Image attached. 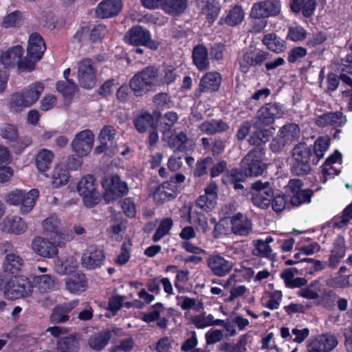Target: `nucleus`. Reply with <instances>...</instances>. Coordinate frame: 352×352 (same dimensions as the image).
<instances>
[{
	"label": "nucleus",
	"mask_w": 352,
	"mask_h": 352,
	"mask_svg": "<svg viewBox=\"0 0 352 352\" xmlns=\"http://www.w3.org/2000/svg\"><path fill=\"white\" fill-rule=\"evenodd\" d=\"M56 91L60 93L65 99L72 100L78 90V86L74 81L58 80L56 83Z\"/></svg>",
	"instance_id": "obj_42"
},
{
	"label": "nucleus",
	"mask_w": 352,
	"mask_h": 352,
	"mask_svg": "<svg viewBox=\"0 0 352 352\" xmlns=\"http://www.w3.org/2000/svg\"><path fill=\"white\" fill-rule=\"evenodd\" d=\"M111 337L112 333L109 330L100 331L89 337V346L95 351H100L107 346Z\"/></svg>",
	"instance_id": "obj_34"
},
{
	"label": "nucleus",
	"mask_w": 352,
	"mask_h": 352,
	"mask_svg": "<svg viewBox=\"0 0 352 352\" xmlns=\"http://www.w3.org/2000/svg\"><path fill=\"white\" fill-rule=\"evenodd\" d=\"M176 174L170 177V181L163 182L154 191L153 200L157 204H163L175 197Z\"/></svg>",
	"instance_id": "obj_18"
},
{
	"label": "nucleus",
	"mask_w": 352,
	"mask_h": 352,
	"mask_svg": "<svg viewBox=\"0 0 352 352\" xmlns=\"http://www.w3.org/2000/svg\"><path fill=\"white\" fill-rule=\"evenodd\" d=\"M24 50L21 45H17L3 52L0 50V63L4 68L14 67L23 54Z\"/></svg>",
	"instance_id": "obj_26"
},
{
	"label": "nucleus",
	"mask_w": 352,
	"mask_h": 352,
	"mask_svg": "<svg viewBox=\"0 0 352 352\" xmlns=\"http://www.w3.org/2000/svg\"><path fill=\"white\" fill-rule=\"evenodd\" d=\"M106 253L102 246L96 244L89 245L83 252L81 265L86 270L101 267L105 261Z\"/></svg>",
	"instance_id": "obj_11"
},
{
	"label": "nucleus",
	"mask_w": 352,
	"mask_h": 352,
	"mask_svg": "<svg viewBox=\"0 0 352 352\" xmlns=\"http://www.w3.org/2000/svg\"><path fill=\"white\" fill-rule=\"evenodd\" d=\"M134 125L140 133H144L149 126H153V117L149 113H143L134 120Z\"/></svg>",
	"instance_id": "obj_48"
},
{
	"label": "nucleus",
	"mask_w": 352,
	"mask_h": 352,
	"mask_svg": "<svg viewBox=\"0 0 352 352\" xmlns=\"http://www.w3.org/2000/svg\"><path fill=\"white\" fill-rule=\"evenodd\" d=\"M346 122V118L341 111L329 112L320 116L316 120V124L319 126H340Z\"/></svg>",
	"instance_id": "obj_30"
},
{
	"label": "nucleus",
	"mask_w": 352,
	"mask_h": 352,
	"mask_svg": "<svg viewBox=\"0 0 352 352\" xmlns=\"http://www.w3.org/2000/svg\"><path fill=\"white\" fill-rule=\"evenodd\" d=\"M32 144V140L28 137L19 138V136L12 142L9 146L15 154L21 153L25 148Z\"/></svg>",
	"instance_id": "obj_57"
},
{
	"label": "nucleus",
	"mask_w": 352,
	"mask_h": 352,
	"mask_svg": "<svg viewBox=\"0 0 352 352\" xmlns=\"http://www.w3.org/2000/svg\"><path fill=\"white\" fill-rule=\"evenodd\" d=\"M208 265L212 273L218 276H223L228 274L233 267L232 261L226 260L220 255L210 256L207 260Z\"/></svg>",
	"instance_id": "obj_25"
},
{
	"label": "nucleus",
	"mask_w": 352,
	"mask_h": 352,
	"mask_svg": "<svg viewBox=\"0 0 352 352\" xmlns=\"http://www.w3.org/2000/svg\"><path fill=\"white\" fill-rule=\"evenodd\" d=\"M306 30L301 26L291 27L289 29L287 38L294 41H298L305 38Z\"/></svg>",
	"instance_id": "obj_64"
},
{
	"label": "nucleus",
	"mask_w": 352,
	"mask_h": 352,
	"mask_svg": "<svg viewBox=\"0 0 352 352\" xmlns=\"http://www.w3.org/2000/svg\"><path fill=\"white\" fill-rule=\"evenodd\" d=\"M316 5V0H291L289 2L293 12L298 14L301 11L303 16L307 18L314 14Z\"/></svg>",
	"instance_id": "obj_33"
},
{
	"label": "nucleus",
	"mask_w": 352,
	"mask_h": 352,
	"mask_svg": "<svg viewBox=\"0 0 352 352\" xmlns=\"http://www.w3.org/2000/svg\"><path fill=\"white\" fill-rule=\"evenodd\" d=\"M122 0H102L95 10V14L99 19H110L117 16L122 11Z\"/></svg>",
	"instance_id": "obj_17"
},
{
	"label": "nucleus",
	"mask_w": 352,
	"mask_h": 352,
	"mask_svg": "<svg viewBox=\"0 0 352 352\" xmlns=\"http://www.w3.org/2000/svg\"><path fill=\"white\" fill-rule=\"evenodd\" d=\"M134 347V340L132 337L122 339L119 344L112 346L109 349V352H131Z\"/></svg>",
	"instance_id": "obj_58"
},
{
	"label": "nucleus",
	"mask_w": 352,
	"mask_h": 352,
	"mask_svg": "<svg viewBox=\"0 0 352 352\" xmlns=\"http://www.w3.org/2000/svg\"><path fill=\"white\" fill-rule=\"evenodd\" d=\"M252 189L254 190L251 198L252 203L261 208H267L274 197L270 182L258 180L252 184Z\"/></svg>",
	"instance_id": "obj_14"
},
{
	"label": "nucleus",
	"mask_w": 352,
	"mask_h": 352,
	"mask_svg": "<svg viewBox=\"0 0 352 352\" xmlns=\"http://www.w3.org/2000/svg\"><path fill=\"white\" fill-rule=\"evenodd\" d=\"M22 17L21 12L15 10L4 16L2 26L6 28L16 27L21 23Z\"/></svg>",
	"instance_id": "obj_56"
},
{
	"label": "nucleus",
	"mask_w": 352,
	"mask_h": 352,
	"mask_svg": "<svg viewBox=\"0 0 352 352\" xmlns=\"http://www.w3.org/2000/svg\"><path fill=\"white\" fill-rule=\"evenodd\" d=\"M33 283L25 276L14 275L8 278L0 275V290L4 292L9 300H16L29 296L33 291Z\"/></svg>",
	"instance_id": "obj_3"
},
{
	"label": "nucleus",
	"mask_w": 352,
	"mask_h": 352,
	"mask_svg": "<svg viewBox=\"0 0 352 352\" xmlns=\"http://www.w3.org/2000/svg\"><path fill=\"white\" fill-rule=\"evenodd\" d=\"M131 246V243L130 241L128 242L124 241L122 244L120 253L118 255L116 260V263L123 265L129 261Z\"/></svg>",
	"instance_id": "obj_60"
},
{
	"label": "nucleus",
	"mask_w": 352,
	"mask_h": 352,
	"mask_svg": "<svg viewBox=\"0 0 352 352\" xmlns=\"http://www.w3.org/2000/svg\"><path fill=\"white\" fill-rule=\"evenodd\" d=\"M265 155L263 147H256L250 150L241 163L242 170L250 177L261 175L265 169L263 160Z\"/></svg>",
	"instance_id": "obj_7"
},
{
	"label": "nucleus",
	"mask_w": 352,
	"mask_h": 352,
	"mask_svg": "<svg viewBox=\"0 0 352 352\" xmlns=\"http://www.w3.org/2000/svg\"><path fill=\"white\" fill-rule=\"evenodd\" d=\"M68 172L64 169H55L53 172L52 185L53 188H59L66 184L69 181Z\"/></svg>",
	"instance_id": "obj_53"
},
{
	"label": "nucleus",
	"mask_w": 352,
	"mask_h": 352,
	"mask_svg": "<svg viewBox=\"0 0 352 352\" xmlns=\"http://www.w3.org/2000/svg\"><path fill=\"white\" fill-rule=\"evenodd\" d=\"M162 124L163 127V140L167 142L171 148L176 146V129L174 124L176 123V113L170 111L164 114Z\"/></svg>",
	"instance_id": "obj_21"
},
{
	"label": "nucleus",
	"mask_w": 352,
	"mask_h": 352,
	"mask_svg": "<svg viewBox=\"0 0 352 352\" xmlns=\"http://www.w3.org/2000/svg\"><path fill=\"white\" fill-rule=\"evenodd\" d=\"M280 137L287 144L298 140L300 131L296 124H288L283 126L280 130Z\"/></svg>",
	"instance_id": "obj_43"
},
{
	"label": "nucleus",
	"mask_w": 352,
	"mask_h": 352,
	"mask_svg": "<svg viewBox=\"0 0 352 352\" xmlns=\"http://www.w3.org/2000/svg\"><path fill=\"white\" fill-rule=\"evenodd\" d=\"M78 302L72 300L56 305L50 314V320L52 324L65 323L69 320V313L77 305Z\"/></svg>",
	"instance_id": "obj_22"
},
{
	"label": "nucleus",
	"mask_w": 352,
	"mask_h": 352,
	"mask_svg": "<svg viewBox=\"0 0 352 352\" xmlns=\"http://www.w3.org/2000/svg\"><path fill=\"white\" fill-rule=\"evenodd\" d=\"M270 58L271 55L268 52L261 50H250L243 52L242 56L238 60L240 71L246 74L250 71L251 67L260 66Z\"/></svg>",
	"instance_id": "obj_13"
},
{
	"label": "nucleus",
	"mask_w": 352,
	"mask_h": 352,
	"mask_svg": "<svg viewBox=\"0 0 352 352\" xmlns=\"http://www.w3.org/2000/svg\"><path fill=\"white\" fill-rule=\"evenodd\" d=\"M311 150L306 143L296 144L292 150V171L297 176H303L311 170Z\"/></svg>",
	"instance_id": "obj_5"
},
{
	"label": "nucleus",
	"mask_w": 352,
	"mask_h": 352,
	"mask_svg": "<svg viewBox=\"0 0 352 352\" xmlns=\"http://www.w3.org/2000/svg\"><path fill=\"white\" fill-rule=\"evenodd\" d=\"M65 285L70 293L77 294L86 290L88 283L84 273L76 272L65 279Z\"/></svg>",
	"instance_id": "obj_27"
},
{
	"label": "nucleus",
	"mask_w": 352,
	"mask_h": 352,
	"mask_svg": "<svg viewBox=\"0 0 352 352\" xmlns=\"http://www.w3.org/2000/svg\"><path fill=\"white\" fill-rule=\"evenodd\" d=\"M116 136V130L112 126H104L99 134L100 142H106L113 144Z\"/></svg>",
	"instance_id": "obj_63"
},
{
	"label": "nucleus",
	"mask_w": 352,
	"mask_h": 352,
	"mask_svg": "<svg viewBox=\"0 0 352 352\" xmlns=\"http://www.w3.org/2000/svg\"><path fill=\"white\" fill-rule=\"evenodd\" d=\"M34 283L41 292L51 291L55 287V280L47 274L35 276Z\"/></svg>",
	"instance_id": "obj_46"
},
{
	"label": "nucleus",
	"mask_w": 352,
	"mask_h": 352,
	"mask_svg": "<svg viewBox=\"0 0 352 352\" xmlns=\"http://www.w3.org/2000/svg\"><path fill=\"white\" fill-rule=\"evenodd\" d=\"M315 346L318 345L320 350H323V352H329L334 349L338 344L336 338L333 335H321L315 340Z\"/></svg>",
	"instance_id": "obj_45"
},
{
	"label": "nucleus",
	"mask_w": 352,
	"mask_h": 352,
	"mask_svg": "<svg viewBox=\"0 0 352 352\" xmlns=\"http://www.w3.org/2000/svg\"><path fill=\"white\" fill-rule=\"evenodd\" d=\"M107 30L106 25L103 24L95 25L89 31V39L93 43L101 42L105 36Z\"/></svg>",
	"instance_id": "obj_55"
},
{
	"label": "nucleus",
	"mask_w": 352,
	"mask_h": 352,
	"mask_svg": "<svg viewBox=\"0 0 352 352\" xmlns=\"http://www.w3.org/2000/svg\"><path fill=\"white\" fill-rule=\"evenodd\" d=\"M102 186L104 189L103 198L107 203L126 195L129 192L127 184L116 174L104 177Z\"/></svg>",
	"instance_id": "obj_8"
},
{
	"label": "nucleus",
	"mask_w": 352,
	"mask_h": 352,
	"mask_svg": "<svg viewBox=\"0 0 352 352\" xmlns=\"http://www.w3.org/2000/svg\"><path fill=\"white\" fill-rule=\"evenodd\" d=\"M254 249L252 250V254L258 257L270 258L272 255V250L271 247L264 243L263 239H256L252 241Z\"/></svg>",
	"instance_id": "obj_47"
},
{
	"label": "nucleus",
	"mask_w": 352,
	"mask_h": 352,
	"mask_svg": "<svg viewBox=\"0 0 352 352\" xmlns=\"http://www.w3.org/2000/svg\"><path fill=\"white\" fill-rule=\"evenodd\" d=\"M160 82V68L154 65L144 67L130 79L133 95L137 97L155 91L157 87L161 86Z\"/></svg>",
	"instance_id": "obj_1"
},
{
	"label": "nucleus",
	"mask_w": 352,
	"mask_h": 352,
	"mask_svg": "<svg viewBox=\"0 0 352 352\" xmlns=\"http://www.w3.org/2000/svg\"><path fill=\"white\" fill-rule=\"evenodd\" d=\"M221 81V75L218 72H209L205 74L200 81L201 91H214L219 89Z\"/></svg>",
	"instance_id": "obj_36"
},
{
	"label": "nucleus",
	"mask_w": 352,
	"mask_h": 352,
	"mask_svg": "<svg viewBox=\"0 0 352 352\" xmlns=\"http://www.w3.org/2000/svg\"><path fill=\"white\" fill-rule=\"evenodd\" d=\"M345 255L344 239L342 236H338L333 243L331 254L329 259V265L331 267H336L340 261Z\"/></svg>",
	"instance_id": "obj_38"
},
{
	"label": "nucleus",
	"mask_w": 352,
	"mask_h": 352,
	"mask_svg": "<svg viewBox=\"0 0 352 352\" xmlns=\"http://www.w3.org/2000/svg\"><path fill=\"white\" fill-rule=\"evenodd\" d=\"M32 248L36 254L45 258H52L58 254L54 243L42 236H36L32 240Z\"/></svg>",
	"instance_id": "obj_23"
},
{
	"label": "nucleus",
	"mask_w": 352,
	"mask_h": 352,
	"mask_svg": "<svg viewBox=\"0 0 352 352\" xmlns=\"http://www.w3.org/2000/svg\"><path fill=\"white\" fill-rule=\"evenodd\" d=\"M193 62L198 69L206 70L209 66L208 50L202 45H197L192 51Z\"/></svg>",
	"instance_id": "obj_39"
},
{
	"label": "nucleus",
	"mask_w": 352,
	"mask_h": 352,
	"mask_svg": "<svg viewBox=\"0 0 352 352\" xmlns=\"http://www.w3.org/2000/svg\"><path fill=\"white\" fill-rule=\"evenodd\" d=\"M46 50L45 42L43 38L37 32L32 33L28 44V56L40 60Z\"/></svg>",
	"instance_id": "obj_24"
},
{
	"label": "nucleus",
	"mask_w": 352,
	"mask_h": 352,
	"mask_svg": "<svg viewBox=\"0 0 352 352\" xmlns=\"http://www.w3.org/2000/svg\"><path fill=\"white\" fill-rule=\"evenodd\" d=\"M231 230L233 234L247 236L252 232V220L247 215L238 212L230 218Z\"/></svg>",
	"instance_id": "obj_20"
},
{
	"label": "nucleus",
	"mask_w": 352,
	"mask_h": 352,
	"mask_svg": "<svg viewBox=\"0 0 352 352\" xmlns=\"http://www.w3.org/2000/svg\"><path fill=\"white\" fill-rule=\"evenodd\" d=\"M258 129L254 131L250 136L248 142L250 144L256 146V147H262L261 145L263 144L270 140L272 135V132L271 129Z\"/></svg>",
	"instance_id": "obj_44"
},
{
	"label": "nucleus",
	"mask_w": 352,
	"mask_h": 352,
	"mask_svg": "<svg viewBox=\"0 0 352 352\" xmlns=\"http://www.w3.org/2000/svg\"><path fill=\"white\" fill-rule=\"evenodd\" d=\"M121 208L124 214L129 218H133L136 214L135 203L131 197L123 199L121 201Z\"/></svg>",
	"instance_id": "obj_59"
},
{
	"label": "nucleus",
	"mask_w": 352,
	"mask_h": 352,
	"mask_svg": "<svg viewBox=\"0 0 352 352\" xmlns=\"http://www.w3.org/2000/svg\"><path fill=\"white\" fill-rule=\"evenodd\" d=\"M38 196L39 191L36 188L28 192L16 189L7 194L6 201L10 205L19 206L20 213L25 214L33 209Z\"/></svg>",
	"instance_id": "obj_4"
},
{
	"label": "nucleus",
	"mask_w": 352,
	"mask_h": 352,
	"mask_svg": "<svg viewBox=\"0 0 352 352\" xmlns=\"http://www.w3.org/2000/svg\"><path fill=\"white\" fill-rule=\"evenodd\" d=\"M199 129L204 133L212 135L226 131L228 129V125L221 120H212L203 122Z\"/></svg>",
	"instance_id": "obj_41"
},
{
	"label": "nucleus",
	"mask_w": 352,
	"mask_h": 352,
	"mask_svg": "<svg viewBox=\"0 0 352 352\" xmlns=\"http://www.w3.org/2000/svg\"><path fill=\"white\" fill-rule=\"evenodd\" d=\"M94 141V135L89 129L78 132L71 143L72 151L80 156H87L91 152Z\"/></svg>",
	"instance_id": "obj_15"
},
{
	"label": "nucleus",
	"mask_w": 352,
	"mask_h": 352,
	"mask_svg": "<svg viewBox=\"0 0 352 352\" xmlns=\"http://www.w3.org/2000/svg\"><path fill=\"white\" fill-rule=\"evenodd\" d=\"M45 86L41 82L31 83L21 91H16L11 94L8 108L10 112L18 113L25 108L34 104L43 92Z\"/></svg>",
	"instance_id": "obj_2"
},
{
	"label": "nucleus",
	"mask_w": 352,
	"mask_h": 352,
	"mask_svg": "<svg viewBox=\"0 0 352 352\" xmlns=\"http://www.w3.org/2000/svg\"><path fill=\"white\" fill-rule=\"evenodd\" d=\"M54 155L50 150L41 149L36 156L35 164L38 172L44 173L50 169Z\"/></svg>",
	"instance_id": "obj_37"
},
{
	"label": "nucleus",
	"mask_w": 352,
	"mask_h": 352,
	"mask_svg": "<svg viewBox=\"0 0 352 352\" xmlns=\"http://www.w3.org/2000/svg\"><path fill=\"white\" fill-rule=\"evenodd\" d=\"M173 225V221L170 218L164 219L160 223L157 229L152 237L153 242L156 243L160 241L166 235Z\"/></svg>",
	"instance_id": "obj_50"
},
{
	"label": "nucleus",
	"mask_w": 352,
	"mask_h": 352,
	"mask_svg": "<svg viewBox=\"0 0 352 352\" xmlns=\"http://www.w3.org/2000/svg\"><path fill=\"white\" fill-rule=\"evenodd\" d=\"M197 2L202 13L206 16L207 21L213 23L220 12L219 3L217 0H197Z\"/></svg>",
	"instance_id": "obj_32"
},
{
	"label": "nucleus",
	"mask_w": 352,
	"mask_h": 352,
	"mask_svg": "<svg viewBox=\"0 0 352 352\" xmlns=\"http://www.w3.org/2000/svg\"><path fill=\"white\" fill-rule=\"evenodd\" d=\"M279 0H265L254 4L250 16L256 19L278 15L280 12Z\"/></svg>",
	"instance_id": "obj_16"
},
{
	"label": "nucleus",
	"mask_w": 352,
	"mask_h": 352,
	"mask_svg": "<svg viewBox=\"0 0 352 352\" xmlns=\"http://www.w3.org/2000/svg\"><path fill=\"white\" fill-rule=\"evenodd\" d=\"M1 136L7 140V143L10 144L19 135V131L16 126L11 124H5L0 129Z\"/></svg>",
	"instance_id": "obj_52"
},
{
	"label": "nucleus",
	"mask_w": 352,
	"mask_h": 352,
	"mask_svg": "<svg viewBox=\"0 0 352 352\" xmlns=\"http://www.w3.org/2000/svg\"><path fill=\"white\" fill-rule=\"evenodd\" d=\"M97 186L96 180L92 175L82 177L77 184V191L87 208H93L101 201Z\"/></svg>",
	"instance_id": "obj_6"
},
{
	"label": "nucleus",
	"mask_w": 352,
	"mask_h": 352,
	"mask_svg": "<svg viewBox=\"0 0 352 352\" xmlns=\"http://www.w3.org/2000/svg\"><path fill=\"white\" fill-rule=\"evenodd\" d=\"M153 101L157 105V108L161 110L170 108V103H172L170 97L166 93L156 94L153 97Z\"/></svg>",
	"instance_id": "obj_62"
},
{
	"label": "nucleus",
	"mask_w": 352,
	"mask_h": 352,
	"mask_svg": "<svg viewBox=\"0 0 352 352\" xmlns=\"http://www.w3.org/2000/svg\"><path fill=\"white\" fill-rule=\"evenodd\" d=\"M142 5L148 9L162 8L169 14L176 13V0H140Z\"/></svg>",
	"instance_id": "obj_35"
},
{
	"label": "nucleus",
	"mask_w": 352,
	"mask_h": 352,
	"mask_svg": "<svg viewBox=\"0 0 352 352\" xmlns=\"http://www.w3.org/2000/svg\"><path fill=\"white\" fill-rule=\"evenodd\" d=\"M243 18V10L241 6H235L229 11L225 21L228 25L234 26L241 23Z\"/></svg>",
	"instance_id": "obj_49"
},
{
	"label": "nucleus",
	"mask_w": 352,
	"mask_h": 352,
	"mask_svg": "<svg viewBox=\"0 0 352 352\" xmlns=\"http://www.w3.org/2000/svg\"><path fill=\"white\" fill-rule=\"evenodd\" d=\"M116 85V80L110 78L105 80L98 88L97 93L103 98H107L113 94V88Z\"/></svg>",
	"instance_id": "obj_61"
},
{
	"label": "nucleus",
	"mask_w": 352,
	"mask_h": 352,
	"mask_svg": "<svg viewBox=\"0 0 352 352\" xmlns=\"http://www.w3.org/2000/svg\"><path fill=\"white\" fill-rule=\"evenodd\" d=\"M176 78L175 68L172 65L164 66L162 70L160 69V85L170 84Z\"/></svg>",
	"instance_id": "obj_54"
},
{
	"label": "nucleus",
	"mask_w": 352,
	"mask_h": 352,
	"mask_svg": "<svg viewBox=\"0 0 352 352\" xmlns=\"http://www.w3.org/2000/svg\"><path fill=\"white\" fill-rule=\"evenodd\" d=\"M127 43L134 46H145L151 50H157L159 43L152 40L150 32L140 25H133L126 33Z\"/></svg>",
	"instance_id": "obj_9"
},
{
	"label": "nucleus",
	"mask_w": 352,
	"mask_h": 352,
	"mask_svg": "<svg viewBox=\"0 0 352 352\" xmlns=\"http://www.w3.org/2000/svg\"><path fill=\"white\" fill-rule=\"evenodd\" d=\"M262 42L268 50L277 54L283 52L286 50L285 41L280 37H278L275 33H270L265 35Z\"/></svg>",
	"instance_id": "obj_40"
},
{
	"label": "nucleus",
	"mask_w": 352,
	"mask_h": 352,
	"mask_svg": "<svg viewBox=\"0 0 352 352\" xmlns=\"http://www.w3.org/2000/svg\"><path fill=\"white\" fill-rule=\"evenodd\" d=\"M96 73L97 69L92 59H82L78 67V80L80 87L86 89H92L97 80Z\"/></svg>",
	"instance_id": "obj_12"
},
{
	"label": "nucleus",
	"mask_w": 352,
	"mask_h": 352,
	"mask_svg": "<svg viewBox=\"0 0 352 352\" xmlns=\"http://www.w3.org/2000/svg\"><path fill=\"white\" fill-rule=\"evenodd\" d=\"M2 229L8 233L21 234L27 230V224L19 216L7 217L3 221Z\"/></svg>",
	"instance_id": "obj_29"
},
{
	"label": "nucleus",
	"mask_w": 352,
	"mask_h": 352,
	"mask_svg": "<svg viewBox=\"0 0 352 352\" xmlns=\"http://www.w3.org/2000/svg\"><path fill=\"white\" fill-rule=\"evenodd\" d=\"M313 195V191L310 189L298 190L292 193L290 202L294 206H298L305 202H309Z\"/></svg>",
	"instance_id": "obj_51"
},
{
	"label": "nucleus",
	"mask_w": 352,
	"mask_h": 352,
	"mask_svg": "<svg viewBox=\"0 0 352 352\" xmlns=\"http://www.w3.org/2000/svg\"><path fill=\"white\" fill-rule=\"evenodd\" d=\"M205 194L200 195L196 200V205L204 212H210L217 204V186L210 182L205 188Z\"/></svg>",
	"instance_id": "obj_19"
},
{
	"label": "nucleus",
	"mask_w": 352,
	"mask_h": 352,
	"mask_svg": "<svg viewBox=\"0 0 352 352\" xmlns=\"http://www.w3.org/2000/svg\"><path fill=\"white\" fill-rule=\"evenodd\" d=\"M24 265L23 259L19 255L11 253L8 254L3 263V270L5 275L14 276L19 273Z\"/></svg>",
	"instance_id": "obj_28"
},
{
	"label": "nucleus",
	"mask_w": 352,
	"mask_h": 352,
	"mask_svg": "<svg viewBox=\"0 0 352 352\" xmlns=\"http://www.w3.org/2000/svg\"><path fill=\"white\" fill-rule=\"evenodd\" d=\"M80 336L77 333H72L62 337L56 342L58 352H78L80 349Z\"/></svg>",
	"instance_id": "obj_31"
},
{
	"label": "nucleus",
	"mask_w": 352,
	"mask_h": 352,
	"mask_svg": "<svg viewBox=\"0 0 352 352\" xmlns=\"http://www.w3.org/2000/svg\"><path fill=\"white\" fill-rule=\"evenodd\" d=\"M283 114V110L278 104L272 102L265 104L258 110L253 126L256 128L270 126Z\"/></svg>",
	"instance_id": "obj_10"
}]
</instances>
